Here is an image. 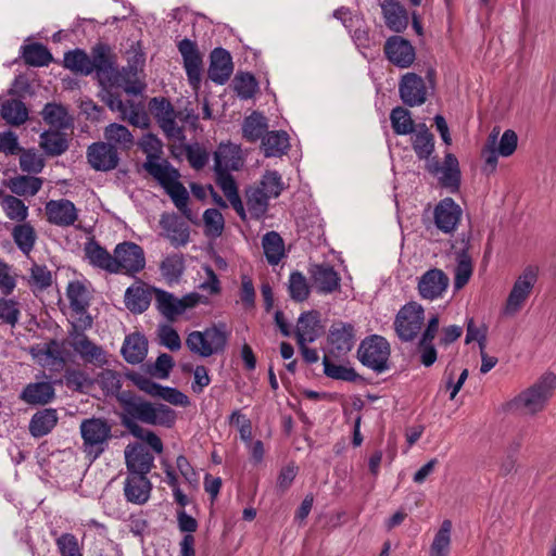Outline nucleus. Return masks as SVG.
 Returning a JSON list of instances; mask_svg holds the SVG:
<instances>
[{"mask_svg":"<svg viewBox=\"0 0 556 556\" xmlns=\"http://www.w3.org/2000/svg\"><path fill=\"white\" fill-rule=\"evenodd\" d=\"M117 402L122 407L119 416L122 425L135 438L146 441L155 453L161 454L163 452L161 439L153 431L139 426L137 421L172 428L176 422V412L165 404H153L130 392L121 393L117 396Z\"/></svg>","mask_w":556,"mask_h":556,"instance_id":"f257e3e1","label":"nucleus"},{"mask_svg":"<svg viewBox=\"0 0 556 556\" xmlns=\"http://www.w3.org/2000/svg\"><path fill=\"white\" fill-rule=\"evenodd\" d=\"M63 63L64 67L85 76L96 71L99 83L103 87H121L128 93H136V90L128 86L129 71L117 68L115 55L108 45H96L91 50V55L80 49L68 51L64 54Z\"/></svg>","mask_w":556,"mask_h":556,"instance_id":"f03ea898","label":"nucleus"},{"mask_svg":"<svg viewBox=\"0 0 556 556\" xmlns=\"http://www.w3.org/2000/svg\"><path fill=\"white\" fill-rule=\"evenodd\" d=\"M556 388V375L545 372L528 389L520 392L509 403V409L534 416L546 407Z\"/></svg>","mask_w":556,"mask_h":556,"instance_id":"7ed1b4c3","label":"nucleus"},{"mask_svg":"<svg viewBox=\"0 0 556 556\" xmlns=\"http://www.w3.org/2000/svg\"><path fill=\"white\" fill-rule=\"evenodd\" d=\"M146 170L161 185L170 197L178 211L190 222H193L192 212L188 207L189 193L186 187L179 181L180 174L166 160L162 164L149 163Z\"/></svg>","mask_w":556,"mask_h":556,"instance_id":"20e7f679","label":"nucleus"},{"mask_svg":"<svg viewBox=\"0 0 556 556\" xmlns=\"http://www.w3.org/2000/svg\"><path fill=\"white\" fill-rule=\"evenodd\" d=\"M79 430L84 453L93 462L105 451L112 439V425L105 418L91 417L80 422Z\"/></svg>","mask_w":556,"mask_h":556,"instance_id":"39448f33","label":"nucleus"},{"mask_svg":"<svg viewBox=\"0 0 556 556\" xmlns=\"http://www.w3.org/2000/svg\"><path fill=\"white\" fill-rule=\"evenodd\" d=\"M228 341L225 325H214L204 331H192L186 339V345L193 354L210 357L224 352Z\"/></svg>","mask_w":556,"mask_h":556,"instance_id":"423d86ee","label":"nucleus"},{"mask_svg":"<svg viewBox=\"0 0 556 556\" xmlns=\"http://www.w3.org/2000/svg\"><path fill=\"white\" fill-rule=\"evenodd\" d=\"M391 348L386 338L372 334L365 338L357 350L359 362L376 372L389 369Z\"/></svg>","mask_w":556,"mask_h":556,"instance_id":"0eeeda50","label":"nucleus"},{"mask_svg":"<svg viewBox=\"0 0 556 556\" xmlns=\"http://www.w3.org/2000/svg\"><path fill=\"white\" fill-rule=\"evenodd\" d=\"M425 321L424 307L415 302H408L397 312L394 319V330L403 342H412L418 336Z\"/></svg>","mask_w":556,"mask_h":556,"instance_id":"6e6552de","label":"nucleus"},{"mask_svg":"<svg viewBox=\"0 0 556 556\" xmlns=\"http://www.w3.org/2000/svg\"><path fill=\"white\" fill-rule=\"evenodd\" d=\"M115 266L114 274L135 276L146 266L143 249L130 241L117 244L114 249Z\"/></svg>","mask_w":556,"mask_h":556,"instance_id":"1a4fd4ad","label":"nucleus"},{"mask_svg":"<svg viewBox=\"0 0 556 556\" xmlns=\"http://www.w3.org/2000/svg\"><path fill=\"white\" fill-rule=\"evenodd\" d=\"M538 280V268L527 266L522 274L516 279L505 305L507 315H515L523 306Z\"/></svg>","mask_w":556,"mask_h":556,"instance_id":"9d476101","label":"nucleus"},{"mask_svg":"<svg viewBox=\"0 0 556 556\" xmlns=\"http://www.w3.org/2000/svg\"><path fill=\"white\" fill-rule=\"evenodd\" d=\"M149 109L167 137L175 139L182 137V129L177 126L175 121L179 114L175 112L167 99L152 98L149 102Z\"/></svg>","mask_w":556,"mask_h":556,"instance_id":"9b49d317","label":"nucleus"},{"mask_svg":"<svg viewBox=\"0 0 556 556\" xmlns=\"http://www.w3.org/2000/svg\"><path fill=\"white\" fill-rule=\"evenodd\" d=\"M86 154L90 166L99 172L115 169L119 163L117 148L104 141L90 144Z\"/></svg>","mask_w":556,"mask_h":556,"instance_id":"f8f14e48","label":"nucleus"},{"mask_svg":"<svg viewBox=\"0 0 556 556\" xmlns=\"http://www.w3.org/2000/svg\"><path fill=\"white\" fill-rule=\"evenodd\" d=\"M400 98L408 106H419L427 101L428 90L422 77L406 73L399 84Z\"/></svg>","mask_w":556,"mask_h":556,"instance_id":"ddd939ff","label":"nucleus"},{"mask_svg":"<svg viewBox=\"0 0 556 556\" xmlns=\"http://www.w3.org/2000/svg\"><path fill=\"white\" fill-rule=\"evenodd\" d=\"M450 285L448 276L439 268H431L420 276L417 290L421 299L433 301L443 295Z\"/></svg>","mask_w":556,"mask_h":556,"instance_id":"4468645a","label":"nucleus"},{"mask_svg":"<svg viewBox=\"0 0 556 556\" xmlns=\"http://www.w3.org/2000/svg\"><path fill=\"white\" fill-rule=\"evenodd\" d=\"M178 50L184 60V67L186 70L189 83L198 88L203 71L202 54L200 53L198 46L190 39H182L178 43Z\"/></svg>","mask_w":556,"mask_h":556,"instance_id":"2eb2a0df","label":"nucleus"},{"mask_svg":"<svg viewBox=\"0 0 556 556\" xmlns=\"http://www.w3.org/2000/svg\"><path fill=\"white\" fill-rule=\"evenodd\" d=\"M384 53L392 64L401 68L409 67L416 58L415 48L401 36H392L387 39Z\"/></svg>","mask_w":556,"mask_h":556,"instance_id":"dca6fc26","label":"nucleus"},{"mask_svg":"<svg viewBox=\"0 0 556 556\" xmlns=\"http://www.w3.org/2000/svg\"><path fill=\"white\" fill-rule=\"evenodd\" d=\"M30 353L40 366L50 370L59 372L65 367L66 361L63 356V350L56 340L31 348Z\"/></svg>","mask_w":556,"mask_h":556,"instance_id":"f3484780","label":"nucleus"},{"mask_svg":"<svg viewBox=\"0 0 556 556\" xmlns=\"http://www.w3.org/2000/svg\"><path fill=\"white\" fill-rule=\"evenodd\" d=\"M160 226L166 232V238L172 245L179 248L189 242L190 229L186 222L178 215L164 213L161 215Z\"/></svg>","mask_w":556,"mask_h":556,"instance_id":"a211bd4d","label":"nucleus"},{"mask_svg":"<svg viewBox=\"0 0 556 556\" xmlns=\"http://www.w3.org/2000/svg\"><path fill=\"white\" fill-rule=\"evenodd\" d=\"M126 466L129 476H144L151 471L154 464V456L143 445L127 446L125 451Z\"/></svg>","mask_w":556,"mask_h":556,"instance_id":"6ab92c4d","label":"nucleus"},{"mask_svg":"<svg viewBox=\"0 0 556 556\" xmlns=\"http://www.w3.org/2000/svg\"><path fill=\"white\" fill-rule=\"evenodd\" d=\"M208 77L212 81L224 85L232 74L233 64L230 53L223 48H215L210 55Z\"/></svg>","mask_w":556,"mask_h":556,"instance_id":"aec40b11","label":"nucleus"},{"mask_svg":"<svg viewBox=\"0 0 556 556\" xmlns=\"http://www.w3.org/2000/svg\"><path fill=\"white\" fill-rule=\"evenodd\" d=\"M462 210L451 198H445L434 208L435 226L444 231L451 232L459 223Z\"/></svg>","mask_w":556,"mask_h":556,"instance_id":"412c9836","label":"nucleus"},{"mask_svg":"<svg viewBox=\"0 0 556 556\" xmlns=\"http://www.w3.org/2000/svg\"><path fill=\"white\" fill-rule=\"evenodd\" d=\"M328 342L331 352L336 351L338 355L346 354L354 345V327L343 321L333 323L329 329Z\"/></svg>","mask_w":556,"mask_h":556,"instance_id":"4be33fe9","label":"nucleus"},{"mask_svg":"<svg viewBox=\"0 0 556 556\" xmlns=\"http://www.w3.org/2000/svg\"><path fill=\"white\" fill-rule=\"evenodd\" d=\"M46 214L48 220L58 226H71L77 220L76 207L70 200L48 202Z\"/></svg>","mask_w":556,"mask_h":556,"instance_id":"5701e85b","label":"nucleus"},{"mask_svg":"<svg viewBox=\"0 0 556 556\" xmlns=\"http://www.w3.org/2000/svg\"><path fill=\"white\" fill-rule=\"evenodd\" d=\"M216 184L222 189L224 195L229 201L236 213L242 220L247 219V213L243 202L238 192V186L233 176L229 172H215Z\"/></svg>","mask_w":556,"mask_h":556,"instance_id":"b1692460","label":"nucleus"},{"mask_svg":"<svg viewBox=\"0 0 556 556\" xmlns=\"http://www.w3.org/2000/svg\"><path fill=\"white\" fill-rule=\"evenodd\" d=\"M309 273L314 286L320 292L331 293L339 289L341 279L332 266L328 264L313 265Z\"/></svg>","mask_w":556,"mask_h":556,"instance_id":"393cba45","label":"nucleus"},{"mask_svg":"<svg viewBox=\"0 0 556 556\" xmlns=\"http://www.w3.org/2000/svg\"><path fill=\"white\" fill-rule=\"evenodd\" d=\"M40 115L46 124L54 129H70L74 125V118L66 106L61 103H47Z\"/></svg>","mask_w":556,"mask_h":556,"instance_id":"a878e982","label":"nucleus"},{"mask_svg":"<svg viewBox=\"0 0 556 556\" xmlns=\"http://www.w3.org/2000/svg\"><path fill=\"white\" fill-rule=\"evenodd\" d=\"M214 172L238 170L242 165L240 149L235 144H219L214 153Z\"/></svg>","mask_w":556,"mask_h":556,"instance_id":"bb28decb","label":"nucleus"},{"mask_svg":"<svg viewBox=\"0 0 556 556\" xmlns=\"http://www.w3.org/2000/svg\"><path fill=\"white\" fill-rule=\"evenodd\" d=\"M152 484L144 476H128L125 482V496L128 502L135 504H144L150 497Z\"/></svg>","mask_w":556,"mask_h":556,"instance_id":"cd10ccee","label":"nucleus"},{"mask_svg":"<svg viewBox=\"0 0 556 556\" xmlns=\"http://www.w3.org/2000/svg\"><path fill=\"white\" fill-rule=\"evenodd\" d=\"M381 9L388 28L395 33H402L406 29L408 25L407 12L397 0H384Z\"/></svg>","mask_w":556,"mask_h":556,"instance_id":"c85d7f7f","label":"nucleus"},{"mask_svg":"<svg viewBox=\"0 0 556 556\" xmlns=\"http://www.w3.org/2000/svg\"><path fill=\"white\" fill-rule=\"evenodd\" d=\"M153 289L144 285L129 287L125 292L126 307L136 314L147 311L154 293Z\"/></svg>","mask_w":556,"mask_h":556,"instance_id":"c756f323","label":"nucleus"},{"mask_svg":"<svg viewBox=\"0 0 556 556\" xmlns=\"http://www.w3.org/2000/svg\"><path fill=\"white\" fill-rule=\"evenodd\" d=\"M148 353V340L143 334L131 333L125 338L122 354L129 364L141 363Z\"/></svg>","mask_w":556,"mask_h":556,"instance_id":"7c9ffc66","label":"nucleus"},{"mask_svg":"<svg viewBox=\"0 0 556 556\" xmlns=\"http://www.w3.org/2000/svg\"><path fill=\"white\" fill-rule=\"evenodd\" d=\"M73 330L70 332L71 346L80 357L87 362L98 359L102 353L101 348L97 346L88 337L78 330L77 325H73Z\"/></svg>","mask_w":556,"mask_h":556,"instance_id":"2f4dec72","label":"nucleus"},{"mask_svg":"<svg viewBox=\"0 0 556 556\" xmlns=\"http://www.w3.org/2000/svg\"><path fill=\"white\" fill-rule=\"evenodd\" d=\"M289 136L283 130H273L263 137L261 149L266 157L281 156L289 149Z\"/></svg>","mask_w":556,"mask_h":556,"instance_id":"473e14b6","label":"nucleus"},{"mask_svg":"<svg viewBox=\"0 0 556 556\" xmlns=\"http://www.w3.org/2000/svg\"><path fill=\"white\" fill-rule=\"evenodd\" d=\"M85 254L90 264L110 274H114L115 253L110 254L97 241L91 240L85 245Z\"/></svg>","mask_w":556,"mask_h":556,"instance_id":"72a5a7b5","label":"nucleus"},{"mask_svg":"<svg viewBox=\"0 0 556 556\" xmlns=\"http://www.w3.org/2000/svg\"><path fill=\"white\" fill-rule=\"evenodd\" d=\"M54 397V388L50 382L29 383L21 394V399L33 405H45Z\"/></svg>","mask_w":556,"mask_h":556,"instance_id":"f704fd0d","label":"nucleus"},{"mask_svg":"<svg viewBox=\"0 0 556 556\" xmlns=\"http://www.w3.org/2000/svg\"><path fill=\"white\" fill-rule=\"evenodd\" d=\"M56 410L46 408L37 412L30 419L29 432L35 438H41L48 434L56 425Z\"/></svg>","mask_w":556,"mask_h":556,"instance_id":"c9c22d12","label":"nucleus"},{"mask_svg":"<svg viewBox=\"0 0 556 556\" xmlns=\"http://www.w3.org/2000/svg\"><path fill=\"white\" fill-rule=\"evenodd\" d=\"M61 130L50 129L40 135V147L50 156L61 155L68 149L66 135Z\"/></svg>","mask_w":556,"mask_h":556,"instance_id":"e433bc0d","label":"nucleus"},{"mask_svg":"<svg viewBox=\"0 0 556 556\" xmlns=\"http://www.w3.org/2000/svg\"><path fill=\"white\" fill-rule=\"evenodd\" d=\"M267 118L258 113L253 112L247 116L242 124L243 138L249 142H256L258 139L263 140V137L268 132Z\"/></svg>","mask_w":556,"mask_h":556,"instance_id":"4c0bfd02","label":"nucleus"},{"mask_svg":"<svg viewBox=\"0 0 556 556\" xmlns=\"http://www.w3.org/2000/svg\"><path fill=\"white\" fill-rule=\"evenodd\" d=\"M413 149L420 160H428L434 151V137L426 124H418L413 137Z\"/></svg>","mask_w":556,"mask_h":556,"instance_id":"58836bf2","label":"nucleus"},{"mask_svg":"<svg viewBox=\"0 0 556 556\" xmlns=\"http://www.w3.org/2000/svg\"><path fill=\"white\" fill-rule=\"evenodd\" d=\"M318 323L317 312H307L300 316L295 333L299 345H303V342H313L318 337Z\"/></svg>","mask_w":556,"mask_h":556,"instance_id":"ea45409f","label":"nucleus"},{"mask_svg":"<svg viewBox=\"0 0 556 556\" xmlns=\"http://www.w3.org/2000/svg\"><path fill=\"white\" fill-rule=\"evenodd\" d=\"M1 117L12 126H21L28 119L26 105L17 99H8L1 103Z\"/></svg>","mask_w":556,"mask_h":556,"instance_id":"a19ab883","label":"nucleus"},{"mask_svg":"<svg viewBox=\"0 0 556 556\" xmlns=\"http://www.w3.org/2000/svg\"><path fill=\"white\" fill-rule=\"evenodd\" d=\"M105 142L117 149L129 150L134 146V137L127 127L121 124H110L104 129Z\"/></svg>","mask_w":556,"mask_h":556,"instance_id":"79ce46f5","label":"nucleus"},{"mask_svg":"<svg viewBox=\"0 0 556 556\" xmlns=\"http://www.w3.org/2000/svg\"><path fill=\"white\" fill-rule=\"evenodd\" d=\"M262 245L266 260L270 265H277L285 255L283 240L276 231L265 233L262 239Z\"/></svg>","mask_w":556,"mask_h":556,"instance_id":"37998d69","label":"nucleus"},{"mask_svg":"<svg viewBox=\"0 0 556 556\" xmlns=\"http://www.w3.org/2000/svg\"><path fill=\"white\" fill-rule=\"evenodd\" d=\"M247 206L251 217L258 219L265 215L268 208V197L257 186L245 190Z\"/></svg>","mask_w":556,"mask_h":556,"instance_id":"c03bdc74","label":"nucleus"},{"mask_svg":"<svg viewBox=\"0 0 556 556\" xmlns=\"http://www.w3.org/2000/svg\"><path fill=\"white\" fill-rule=\"evenodd\" d=\"M441 172V185L452 192L457 191L460 185V170L458 161L454 154L447 153L445 155L444 166Z\"/></svg>","mask_w":556,"mask_h":556,"instance_id":"a18cd8bd","label":"nucleus"},{"mask_svg":"<svg viewBox=\"0 0 556 556\" xmlns=\"http://www.w3.org/2000/svg\"><path fill=\"white\" fill-rule=\"evenodd\" d=\"M42 186V179L35 176H16L9 180L10 190L21 197L35 195Z\"/></svg>","mask_w":556,"mask_h":556,"instance_id":"49530a36","label":"nucleus"},{"mask_svg":"<svg viewBox=\"0 0 556 556\" xmlns=\"http://www.w3.org/2000/svg\"><path fill=\"white\" fill-rule=\"evenodd\" d=\"M66 295L71 308L77 314H85L89 306V294L85 285L80 281H72L67 286Z\"/></svg>","mask_w":556,"mask_h":556,"instance_id":"de8ad7c7","label":"nucleus"},{"mask_svg":"<svg viewBox=\"0 0 556 556\" xmlns=\"http://www.w3.org/2000/svg\"><path fill=\"white\" fill-rule=\"evenodd\" d=\"M22 56L27 65L36 67L47 66L53 60L50 51L37 42L24 46Z\"/></svg>","mask_w":556,"mask_h":556,"instance_id":"09e8293b","label":"nucleus"},{"mask_svg":"<svg viewBox=\"0 0 556 556\" xmlns=\"http://www.w3.org/2000/svg\"><path fill=\"white\" fill-rule=\"evenodd\" d=\"M451 520H444L430 545L429 556H448L451 545Z\"/></svg>","mask_w":556,"mask_h":556,"instance_id":"8fccbe9b","label":"nucleus"},{"mask_svg":"<svg viewBox=\"0 0 556 556\" xmlns=\"http://www.w3.org/2000/svg\"><path fill=\"white\" fill-rule=\"evenodd\" d=\"M457 265L455 267L454 288L460 290L469 281L472 274V261L467 249L457 253Z\"/></svg>","mask_w":556,"mask_h":556,"instance_id":"3c124183","label":"nucleus"},{"mask_svg":"<svg viewBox=\"0 0 556 556\" xmlns=\"http://www.w3.org/2000/svg\"><path fill=\"white\" fill-rule=\"evenodd\" d=\"M156 300V307L168 320H174L176 316L181 314L178 307V299L172 293L161 289H153Z\"/></svg>","mask_w":556,"mask_h":556,"instance_id":"603ef678","label":"nucleus"},{"mask_svg":"<svg viewBox=\"0 0 556 556\" xmlns=\"http://www.w3.org/2000/svg\"><path fill=\"white\" fill-rule=\"evenodd\" d=\"M12 237L18 249L25 254L30 253L37 239L34 227L27 223L16 225L12 230Z\"/></svg>","mask_w":556,"mask_h":556,"instance_id":"864d4df0","label":"nucleus"},{"mask_svg":"<svg viewBox=\"0 0 556 556\" xmlns=\"http://www.w3.org/2000/svg\"><path fill=\"white\" fill-rule=\"evenodd\" d=\"M323 364L324 374L331 379L355 382L361 378V376L355 371L353 367L334 364L329 359L328 356L324 357Z\"/></svg>","mask_w":556,"mask_h":556,"instance_id":"5fc2aeb1","label":"nucleus"},{"mask_svg":"<svg viewBox=\"0 0 556 556\" xmlns=\"http://www.w3.org/2000/svg\"><path fill=\"white\" fill-rule=\"evenodd\" d=\"M390 121L396 135H408L416 129L410 112L402 106H396L391 111Z\"/></svg>","mask_w":556,"mask_h":556,"instance_id":"6e6d98bb","label":"nucleus"},{"mask_svg":"<svg viewBox=\"0 0 556 556\" xmlns=\"http://www.w3.org/2000/svg\"><path fill=\"white\" fill-rule=\"evenodd\" d=\"M0 198H2L1 205L10 219L16 222H23L26 219L28 208L22 200L14 195H3L1 190Z\"/></svg>","mask_w":556,"mask_h":556,"instance_id":"4d7b16f0","label":"nucleus"},{"mask_svg":"<svg viewBox=\"0 0 556 556\" xmlns=\"http://www.w3.org/2000/svg\"><path fill=\"white\" fill-rule=\"evenodd\" d=\"M163 277L168 282L177 281L184 273L185 262L182 255L167 256L160 265Z\"/></svg>","mask_w":556,"mask_h":556,"instance_id":"13d9d810","label":"nucleus"},{"mask_svg":"<svg viewBox=\"0 0 556 556\" xmlns=\"http://www.w3.org/2000/svg\"><path fill=\"white\" fill-rule=\"evenodd\" d=\"M233 89L241 99H251L257 91L255 77L250 73H238L232 80Z\"/></svg>","mask_w":556,"mask_h":556,"instance_id":"bf43d9fd","label":"nucleus"},{"mask_svg":"<svg viewBox=\"0 0 556 556\" xmlns=\"http://www.w3.org/2000/svg\"><path fill=\"white\" fill-rule=\"evenodd\" d=\"M288 290L292 300L305 301L309 295V287L305 276L300 271H293L289 278Z\"/></svg>","mask_w":556,"mask_h":556,"instance_id":"052dcab7","label":"nucleus"},{"mask_svg":"<svg viewBox=\"0 0 556 556\" xmlns=\"http://www.w3.org/2000/svg\"><path fill=\"white\" fill-rule=\"evenodd\" d=\"M140 147L142 151L147 154V161L143 164L144 169L149 163L162 164V161L159 162L162 153V142L156 136L148 134L143 137L142 141L140 142Z\"/></svg>","mask_w":556,"mask_h":556,"instance_id":"680f3d73","label":"nucleus"},{"mask_svg":"<svg viewBox=\"0 0 556 556\" xmlns=\"http://www.w3.org/2000/svg\"><path fill=\"white\" fill-rule=\"evenodd\" d=\"M264 190V193L270 198H277L283 189L281 176L276 170H267L257 186Z\"/></svg>","mask_w":556,"mask_h":556,"instance_id":"e2e57ef3","label":"nucleus"},{"mask_svg":"<svg viewBox=\"0 0 556 556\" xmlns=\"http://www.w3.org/2000/svg\"><path fill=\"white\" fill-rule=\"evenodd\" d=\"M20 153V167L23 172L38 174L42 170L45 161L37 152L22 148Z\"/></svg>","mask_w":556,"mask_h":556,"instance_id":"0e129e2a","label":"nucleus"},{"mask_svg":"<svg viewBox=\"0 0 556 556\" xmlns=\"http://www.w3.org/2000/svg\"><path fill=\"white\" fill-rule=\"evenodd\" d=\"M29 285L37 290H46L52 285V274L45 265L34 264L30 268Z\"/></svg>","mask_w":556,"mask_h":556,"instance_id":"69168bd1","label":"nucleus"},{"mask_svg":"<svg viewBox=\"0 0 556 556\" xmlns=\"http://www.w3.org/2000/svg\"><path fill=\"white\" fill-rule=\"evenodd\" d=\"M203 222L205 224L207 232L214 236L222 235L225 226V220L222 213L218 210L207 208L203 214Z\"/></svg>","mask_w":556,"mask_h":556,"instance_id":"338daca9","label":"nucleus"},{"mask_svg":"<svg viewBox=\"0 0 556 556\" xmlns=\"http://www.w3.org/2000/svg\"><path fill=\"white\" fill-rule=\"evenodd\" d=\"M56 546L61 556H83L75 535L64 533L56 539Z\"/></svg>","mask_w":556,"mask_h":556,"instance_id":"774afa93","label":"nucleus"}]
</instances>
